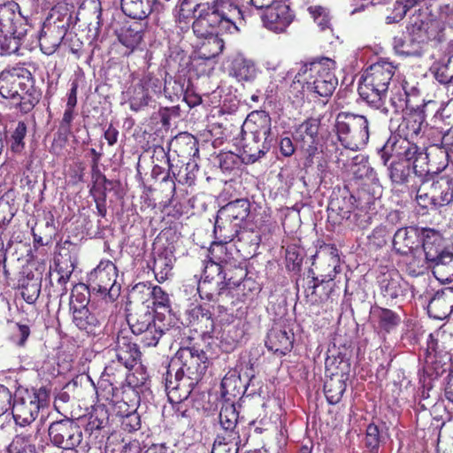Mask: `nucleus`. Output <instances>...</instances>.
Instances as JSON below:
<instances>
[{"label": "nucleus", "mask_w": 453, "mask_h": 453, "mask_svg": "<svg viewBox=\"0 0 453 453\" xmlns=\"http://www.w3.org/2000/svg\"><path fill=\"white\" fill-rule=\"evenodd\" d=\"M401 280V275L397 270L387 267L380 269L377 276V282L387 304L395 305L398 303V299L403 297V288Z\"/></svg>", "instance_id": "dca6fc26"}, {"label": "nucleus", "mask_w": 453, "mask_h": 453, "mask_svg": "<svg viewBox=\"0 0 453 453\" xmlns=\"http://www.w3.org/2000/svg\"><path fill=\"white\" fill-rule=\"evenodd\" d=\"M357 189L352 196L356 207L376 209L375 203L380 196V185L379 181L357 182Z\"/></svg>", "instance_id": "7c9ffc66"}, {"label": "nucleus", "mask_w": 453, "mask_h": 453, "mask_svg": "<svg viewBox=\"0 0 453 453\" xmlns=\"http://www.w3.org/2000/svg\"><path fill=\"white\" fill-rule=\"evenodd\" d=\"M322 257L312 263L306 278H314L321 281L325 280H334L341 272V260L339 250L334 244H326L322 249Z\"/></svg>", "instance_id": "f8f14e48"}, {"label": "nucleus", "mask_w": 453, "mask_h": 453, "mask_svg": "<svg viewBox=\"0 0 453 453\" xmlns=\"http://www.w3.org/2000/svg\"><path fill=\"white\" fill-rule=\"evenodd\" d=\"M334 131L342 147L351 151L364 149L369 141V122L363 115L339 112L335 118Z\"/></svg>", "instance_id": "6e6552de"}, {"label": "nucleus", "mask_w": 453, "mask_h": 453, "mask_svg": "<svg viewBox=\"0 0 453 453\" xmlns=\"http://www.w3.org/2000/svg\"><path fill=\"white\" fill-rule=\"evenodd\" d=\"M242 131L266 138L272 137V118L265 111H252L242 126Z\"/></svg>", "instance_id": "c85d7f7f"}, {"label": "nucleus", "mask_w": 453, "mask_h": 453, "mask_svg": "<svg viewBox=\"0 0 453 453\" xmlns=\"http://www.w3.org/2000/svg\"><path fill=\"white\" fill-rule=\"evenodd\" d=\"M406 256V271L412 277L425 274L431 267V262L426 259V256H423L422 251H411Z\"/></svg>", "instance_id": "8fccbe9b"}, {"label": "nucleus", "mask_w": 453, "mask_h": 453, "mask_svg": "<svg viewBox=\"0 0 453 453\" xmlns=\"http://www.w3.org/2000/svg\"><path fill=\"white\" fill-rule=\"evenodd\" d=\"M182 166L179 169L178 173L173 170L174 165L171 163L170 158H167L168 173L163 178L164 182L170 181L171 194L173 196L176 194L175 180L180 184L192 186L195 184L196 179V173L198 165L195 160H179Z\"/></svg>", "instance_id": "412c9836"}, {"label": "nucleus", "mask_w": 453, "mask_h": 453, "mask_svg": "<svg viewBox=\"0 0 453 453\" xmlns=\"http://www.w3.org/2000/svg\"><path fill=\"white\" fill-rule=\"evenodd\" d=\"M196 19L192 28L195 34L204 35L201 28L222 27L237 29L236 23L243 20L241 0H211L196 4L193 7Z\"/></svg>", "instance_id": "f03ea898"}, {"label": "nucleus", "mask_w": 453, "mask_h": 453, "mask_svg": "<svg viewBox=\"0 0 453 453\" xmlns=\"http://www.w3.org/2000/svg\"><path fill=\"white\" fill-rule=\"evenodd\" d=\"M188 84V80L182 76L170 77L165 81L164 94L170 101L174 102L182 98Z\"/></svg>", "instance_id": "603ef678"}, {"label": "nucleus", "mask_w": 453, "mask_h": 453, "mask_svg": "<svg viewBox=\"0 0 453 453\" xmlns=\"http://www.w3.org/2000/svg\"><path fill=\"white\" fill-rule=\"evenodd\" d=\"M355 207L354 197L349 189L344 188L337 193L334 192L327 207L328 219L334 224H341L342 220L350 218Z\"/></svg>", "instance_id": "f3484780"}, {"label": "nucleus", "mask_w": 453, "mask_h": 453, "mask_svg": "<svg viewBox=\"0 0 453 453\" xmlns=\"http://www.w3.org/2000/svg\"><path fill=\"white\" fill-rule=\"evenodd\" d=\"M434 276L445 284L453 281V252L449 250L433 260L430 265Z\"/></svg>", "instance_id": "58836bf2"}, {"label": "nucleus", "mask_w": 453, "mask_h": 453, "mask_svg": "<svg viewBox=\"0 0 453 453\" xmlns=\"http://www.w3.org/2000/svg\"><path fill=\"white\" fill-rule=\"evenodd\" d=\"M169 150H172L179 160H194L198 156L197 139L189 133L183 132L177 134L169 143Z\"/></svg>", "instance_id": "cd10ccee"}, {"label": "nucleus", "mask_w": 453, "mask_h": 453, "mask_svg": "<svg viewBox=\"0 0 453 453\" xmlns=\"http://www.w3.org/2000/svg\"><path fill=\"white\" fill-rule=\"evenodd\" d=\"M176 313H127V320L135 334H144L142 341L155 347L159 339L173 328H180Z\"/></svg>", "instance_id": "39448f33"}, {"label": "nucleus", "mask_w": 453, "mask_h": 453, "mask_svg": "<svg viewBox=\"0 0 453 453\" xmlns=\"http://www.w3.org/2000/svg\"><path fill=\"white\" fill-rule=\"evenodd\" d=\"M395 70L396 65L392 62L380 59L365 71L358 86L361 98L371 108L379 111L385 116H388L389 111L385 104V99Z\"/></svg>", "instance_id": "7ed1b4c3"}, {"label": "nucleus", "mask_w": 453, "mask_h": 453, "mask_svg": "<svg viewBox=\"0 0 453 453\" xmlns=\"http://www.w3.org/2000/svg\"><path fill=\"white\" fill-rule=\"evenodd\" d=\"M147 22L134 20L126 23L118 32L117 38L121 45L126 48L124 55L129 56L143 41Z\"/></svg>", "instance_id": "aec40b11"}, {"label": "nucleus", "mask_w": 453, "mask_h": 453, "mask_svg": "<svg viewBox=\"0 0 453 453\" xmlns=\"http://www.w3.org/2000/svg\"><path fill=\"white\" fill-rule=\"evenodd\" d=\"M226 266L221 264H217L207 260L203 271L202 280L198 284L197 291L201 299L211 298L213 292L210 285L214 282L215 288H219L224 283V270Z\"/></svg>", "instance_id": "5701e85b"}, {"label": "nucleus", "mask_w": 453, "mask_h": 453, "mask_svg": "<svg viewBox=\"0 0 453 453\" xmlns=\"http://www.w3.org/2000/svg\"><path fill=\"white\" fill-rule=\"evenodd\" d=\"M335 62L328 58L314 59L304 63L296 77L305 81L307 89L321 97H329L333 95L338 85L334 74Z\"/></svg>", "instance_id": "423d86ee"}, {"label": "nucleus", "mask_w": 453, "mask_h": 453, "mask_svg": "<svg viewBox=\"0 0 453 453\" xmlns=\"http://www.w3.org/2000/svg\"><path fill=\"white\" fill-rule=\"evenodd\" d=\"M213 296L211 298H203L209 303V307L205 308L200 304L197 306L199 311H209V308L218 309L219 311H227L232 310L234 306H236L240 303H244L240 292L235 288H230L227 286H222L215 288L212 291Z\"/></svg>", "instance_id": "6ab92c4d"}, {"label": "nucleus", "mask_w": 453, "mask_h": 453, "mask_svg": "<svg viewBox=\"0 0 453 453\" xmlns=\"http://www.w3.org/2000/svg\"><path fill=\"white\" fill-rule=\"evenodd\" d=\"M425 123V116L421 111H413L405 114L399 123L393 142V152L397 157H405L407 159L415 158V168H422L418 170L424 172V167L427 165V157L424 153V149L418 145L419 134ZM426 172L428 170H426Z\"/></svg>", "instance_id": "20e7f679"}, {"label": "nucleus", "mask_w": 453, "mask_h": 453, "mask_svg": "<svg viewBox=\"0 0 453 453\" xmlns=\"http://www.w3.org/2000/svg\"><path fill=\"white\" fill-rule=\"evenodd\" d=\"M139 83L151 98L155 96H159L164 92L165 81L153 73H149L145 74Z\"/></svg>", "instance_id": "69168bd1"}, {"label": "nucleus", "mask_w": 453, "mask_h": 453, "mask_svg": "<svg viewBox=\"0 0 453 453\" xmlns=\"http://www.w3.org/2000/svg\"><path fill=\"white\" fill-rule=\"evenodd\" d=\"M397 160L390 163L388 170V176L394 185H405L409 182L411 171H413L414 159L405 157H397Z\"/></svg>", "instance_id": "e433bc0d"}, {"label": "nucleus", "mask_w": 453, "mask_h": 453, "mask_svg": "<svg viewBox=\"0 0 453 453\" xmlns=\"http://www.w3.org/2000/svg\"><path fill=\"white\" fill-rule=\"evenodd\" d=\"M49 401L50 392L44 387H19L14 394L12 407L15 423L19 426H29L36 419L39 411L48 407Z\"/></svg>", "instance_id": "0eeeda50"}, {"label": "nucleus", "mask_w": 453, "mask_h": 453, "mask_svg": "<svg viewBox=\"0 0 453 453\" xmlns=\"http://www.w3.org/2000/svg\"><path fill=\"white\" fill-rule=\"evenodd\" d=\"M65 35L63 27L56 24H44L39 36L41 50L46 55L53 54L60 46Z\"/></svg>", "instance_id": "2f4dec72"}, {"label": "nucleus", "mask_w": 453, "mask_h": 453, "mask_svg": "<svg viewBox=\"0 0 453 453\" xmlns=\"http://www.w3.org/2000/svg\"><path fill=\"white\" fill-rule=\"evenodd\" d=\"M115 356L118 362L126 368L133 367L140 357L136 344L128 342L125 337L118 338Z\"/></svg>", "instance_id": "79ce46f5"}, {"label": "nucleus", "mask_w": 453, "mask_h": 453, "mask_svg": "<svg viewBox=\"0 0 453 453\" xmlns=\"http://www.w3.org/2000/svg\"><path fill=\"white\" fill-rule=\"evenodd\" d=\"M424 153L426 155L428 154L427 157V165H426V167H424V170L429 171H424L420 173L418 170H421L422 168L413 166V173L419 178L427 177V176H433L434 174H437L443 171L446 166L448 165V152L446 149L442 146L438 145H432L428 148L423 146Z\"/></svg>", "instance_id": "b1692460"}, {"label": "nucleus", "mask_w": 453, "mask_h": 453, "mask_svg": "<svg viewBox=\"0 0 453 453\" xmlns=\"http://www.w3.org/2000/svg\"><path fill=\"white\" fill-rule=\"evenodd\" d=\"M238 421V411L234 403H226L219 412V423L222 428L228 433H234Z\"/></svg>", "instance_id": "5fc2aeb1"}, {"label": "nucleus", "mask_w": 453, "mask_h": 453, "mask_svg": "<svg viewBox=\"0 0 453 453\" xmlns=\"http://www.w3.org/2000/svg\"><path fill=\"white\" fill-rule=\"evenodd\" d=\"M326 397L330 404L340 402L345 390L346 383L342 379H330L324 386Z\"/></svg>", "instance_id": "13d9d810"}, {"label": "nucleus", "mask_w": 453, "mask_h": 453, "mask_svg": "<svg viewBox=\"0 0 453 453\" xmlns=\"http://www.w3.org/2000/svg\"><path fill=\"white\" fill-rule=\"evenodd\" d=\"M320 119L308 118L302 122L294 132V139L299 146L309 144H319V130Z\"/></svg>", "instance_id": "72a5a7b5"}, {"label": "nucleus", "mask_w": 453, "mask_h": 453, "mask_svg": "<svg viewBox=\"0 0 453 453\" xmlns=\"http://www.w3.org/2000/svg\"><path fill=\"white\" fill-rule=\"evenodd\" d=\"M352 159L354 160V165L351 171L357 180L356 184L357 182L379 181L377 173L364 156H355Z\"/></svg>", "instance_id": "a18cd8bd"}, {"label": "nucleus", "mask_w": 453, "mask_h": 453, "mask_svg": "<svg viewBox=\"0 0 453 453\" xmlns=\"http://www.w3.org/2000/svg\"><path fill=\"white\" fill-rule=\"evenodd\" d=\"M224 275H226V278L224 279V283L222 285L230 288H237L248 275V271L245 266L241 265L232 266L229 264L224 270Z\"/></svg>", "instance_id": "680f3d73"}, {"label": "nucleus", "mask_w": 453, "mask_h": 453, "mask_svg": "<svg viewBox=\"0 0 453 453\" xmlns=\"http://www.w3.org/2000/svg\"><path fill=\"white\" fill-rule=\"evenodd\" d=\"M25 34L26 31H19V29L14 34L2 33L0 35V54L11 55L17 53L20 47L21 38Z\"/></svg>", "instance_id": "864d4df0"}, {"label": "nucleus", "mask_w": 453, "mask_h": 453, "mask_svg": "<svg viewBox=\"0 0 453 453\" xmlns=\"http://www.w3.org/2000/svg\"><path fill=\"white\" fill-rule=\"evenodd\" d=\"M301 77L295 76L291 82L287 95L291 103L296 107L302 106L305 101V81H301Z\"/></svg>", "instance_id": "0e129e2a"}, {"label": "nucleus", "mask_w": 453, "mask_h": 453, "mask_svg": "<svg viewBox=\"0 0 453 453\" xmlns=\"http://www.w3.org/2000/svg\"><path fill=\"white\" fill-rule=\"evenodd\" d=\"M395 50L399 55L406 57H421L423 54V47L412 42L408 35L407 39L395 38Z\"/></svg>", "instance_id": "bf43d9fd"}, {"label": "nucleus", "mask_w": 453, "mask_h": 453, "mask_svg": "<svg viewBox=\"0 0 453 453\" xmlns=\"http://www.w3.org/2000/svg\"><path fill=\"white\" fill-rule=\"evenodd\" d=\"M34 80L31 72L25 67L4 69L0 73V95L6 99L18 98Z\"/></svg>", "instance_id": "ddd939ff"}, {"label": "nucleus", "mask_w": 453, "mask_h": 453, "mask_svg": "<svg viewBox=\"0 0 453 453\" xmlns=\"http://www.w3.org/2000/svg\"><path fill=\"white\" fill-rule=\"evenodd\" d=\"M32 235L34 240V246L35 248L39 246H47L51 243L55 235V226L54 220L51 219L50 221H46L43 226L39 223L32 228Z\"/></svg>", "instance_id": "3c124183"}, {"label": "nucleus", "mask_w": 453, "mask_h": 453, "mask_svg": "<svg viewBox=\"0 0 453 453\" xmlns=\"http://www.w3.org/2000/svg\"><path fill=\"white\" fill-rule=\"evenodd\" d=\"M250 215L251 220L246 224L256 231H259L262 235H271L278 227L277 222L272 218L268 209L259 207L258 210L255 209Z\"/></svg>", "instance_id": "a19ab883"}, {"label": "nucleus", "mask_w": 453, "mask_h": 453, "mask_svg": "<svg viewBox=\"0 0 453 453\" xmlns=\"http://www.w3.org/2000/svg\"><path fill=\"white\" fill-rule=\"evenodd\" d=\"M150 101L151 97L139 82L133 87L131 96L128 99L129 108L131 111H139L148 106Z\"/></svg>", "instance_id": "052dcab7"}, {"label": "nucleus", "mask_w": 453, "mask_h": 453, "mask_svg": "<svg viewBox=\"0 0 453 453\" xmlns=\"http://www.w3.org/2000/svg\"><path fill=\"white\" fill-rule=\"evenodd\" d=\"M78 259L69 250L59 252L54 258V270L61 277L71 278L75 267L77 266Z\"/></svg>", "instance_id": "de8ad7c7"}, {"label": "nucleus", "mask_w": 453, "mask_h": 453, "mask_svg": "<svg viewBox=\"0 0 453 453\" xmlns=\"http://www.w3.org/2000/svg\"><path fill=\"white\" fill-rule=\"evenodd\" d=\"M242 381L236 372H229L221 381V393L224 396L235 397L241 393Z\"/></svg>", "instance_id": "e2e57ef3"}, {"label": "nucleus", "mask_w": 453, "mask_h": 453, "mask_svg": "<svg viewBox=\"0 0 453 453\" xmlns=\"http://www.w3.org/2000/svg\"><path fill=\"white\" fill-rule=\"evenodd\" d=\"M407 34L412 42L422 47L430 42L436 45L446 41L445 21L433 18L427 9H418L409 18Z\"/></svg>", "instance_id": "1a4fd4ad"}, {"label": "nucleus", "mask_w": 453, "mask_h": 453, "mask_svg": "<svg viewBox=\"0 0 453 453\" xmlns=\"http://www.w3.org/2000/svg\"><path fill=\"white\" fill-rule=\"evenodd\" d=\"M50 441L64 449H74L82 440L79 425L69 418L53 422L49 427Z\"/></svg>", "instance_id": "4468645a"}, {"label": "nucleus", "mask_w": 453, "mask_h": 453, "mask_svg": "<svg viewBox=\"0 0 453 453\" xmlns=\"http://www.w3.org/2000/svg\"><path fill=\"white\" fill-rule=\"evenodd\" d=\"M429 188L438 208L448 205L453 201V179L449 176H437Z\"/></svg>", "instance_id": "c9c22d12"}, {"label": "nucleus", "mask_w": 453, "mask_h": 453, "mask_svg": "<svg viewBox=\"0 0 453 453\" xmlns=\"http://www.w3.org/2000/svg\"><path fill=\"white\" fill-rule=\"evenodd\" d=\"M389 103L395 113L403 112L409 105V94L405 87L393 89Z\"/></svg>", "instance_id": "338daca9"}, {"label": "nucleus", "mask_w": 453, "mask_h": 453, "mask_svg": "<svg viewBox=\"0 0 453 453\" xmlns=\"http://www.w3.org/2000/svg\"><path fill=\"white\" fill-rule=\"evenodd\" d=\"M303 288L307 297L312 303H322L332 298L334 293V280H325L318 281L314 278H303Z\"/></svg>", "instance_id": "bb28decb"}, {"label": "nucleus", "mask_w": 453, "mask_h": 453, "mask_svg": "<svg viewBox=\"0 0 453 453\" xmlns=\"http://www.w3.org/2000/svg\"><path fill=\"white\" fill-rule=\"evenodd\" d=\"M169 0H121L123 12L137 20L143 21L153 11H159Z\"/></svg>", "instance_id": "393cba45"}, {"label": "nucleus", "mask_w": 453, "mask_h": 453, "mask_svg": "<svg viewBox=\"0 0 453 453\" xmlns=\"http://www.w3.org/2000/svg\"><path fill=\"white\" fill-rule=\"evenodd\" d=\"M391 231L384 225L377 226L367 236L366 245L370 250H378L387 245Z\"/></svg>", "instance_id": "4d7b16f0"}, {"label": "nucleus", "mask_w": 453, "mask_h": 453, "mask_svg": "<svg viewBox=\"0 0 453 453\" xmlns=\"http://www.w3.org/2000/svg\"><path fill=\"white\" fill-rule=\"evenodd\" d=\"M152 271L157 282L163 283L173 277L176 261L173 250L166 246L154 248Z\"/></svg>", "instance_id": "4be33fe9"}, {"label": "nucleus", "mask_w": 453, "mask_h": 453, "mask_svg": "<svg viewBox=\"0 0 453 453\" xmlns=\"http://www.w3.org/2000/svg\"><path fill=\"white\" fill-rule=\"evenodd\" d=\"M171 367H177L174 378L171 371L165 378V392L172 403H179L188 399L194 387L202 379L208 367V357L203 350L193 348H180Z\"/></svg>", "instance_id": "f257e3e1"}, {"label": "nucleus", "mask_w": 453, "mask_h": 453, "mask_svg": "<svg viewBox=\"0 0 453 453\" xmlns=\"http://www.w3.org/2000/svg\"><path fill=\"white\" fill-rule=\"evenodd\" d=\"M233 236L234 239L236 238V242L242 247L250 249L249 252H256L262 242V234H259V231H256L248 224H245L240 230H236L235 234Z\"/></svg>", "instance_id": "49530a36"}, {"label": "nucleus", "mask_w": 453, "mask_h": 453, "mask_svg": "<svg viewBox=\"0 0 453 453\" xmlns=\"http://www.w3.org/2000/svg\"><path fill=\"white\" fill-rule=\"evenodd\" d=\"M18 4L9 2L0 4V35L2 33H17L18 24L22 25L19 12H16Z\"/></svg>", "instance_id": "4c0bfd02"}, {"label": "nucleus", "mask_w": 453, "mask_h": 453, "mask_svg": "<svg viewBox=\"0 0 453 453\" xmlns=\"http://www.w3.org/2000/svg\"><path fill=\"white\" fill-rule=\"evenodd\" d=\"M287 315L288 313L283 314L274 322L265 342L268 349L279 356L286 355L293 348L294 333L292 326L294 319L287 318Z\"/></svg>", "instance_id": "9b49d317"}, {"label": "nucleus", "mask_w": 453, "mask_h": 453, "mask_svg": "<svg viewBox=\"0 0 453 453\" xmlns=\"http://www.w3.org/2000/svg\"><path fill=\"white\" fill-rule=\"evenodd\" d=\"M423 242L422 248L423 253L426 256V259L432 262L438 258L442 253L449 251L444 245V238L438 232L431 228H426L422 231Z\"/></svg>", "instance_id": "473e14b6"}, {"label": "nucleus", "mask_w": 453, "mask_h": 453, "mask_svg": "<svg viewBox=\"0 0 453 453\" xmlns=\"http://www.w3.org/2000/svg\"><path fill=\"white\" fill-rule=\"evenodd\" d=\"M18 282L23 300L28 304L35 303L41 292L42 278L35 275L30 269L24 268L19 273Z\"/></svg>", "instance_id": "c756f323"}, {"label": "nucleus", "mask_w": 453, "mask_h": 453, "mask_svg": "<svg viewBox=\"0 0 453 453\" xmlns=\"http://www.w3.org/2000/svg\"><path fill=\"white\" fill-rule=\"evenodd\" d=\"M228 73L230 76L234 77L238 81L251 82L257 77V68L252 59L238 53L230 58Z\"/></svg>", "instance_id": "a878e982"}, {"label": "nucleus", "mask_w": 453, "mask_h": 453, "mask_svg": "<svg viewBox=\"0 0 453 453\" xmlns=\"http://www.w3.org/2000/svg\"><path fill=\"white\" fill-rule=\"evenodd\" d=\"M417 246V230L415 228H399L393 237V247L397 253L407 255Z\"/></svg>", "instance_id": "c03bdc74"}, {"label": "nucleus", "mask_w": 453, "mask_h": 453, "mask_svg": "<svg viewBox=\"0 0 453 453\" xmlns=\"http://www.w3.org/2000/svg\"><path fill=\"white\" fill-rule=\"evenodd\" d=\"M295 14L289 5L278 1L265 10L261 15L263 25L275 33H282L293 22Z\"/></svg>", "instance_id": "2eb2a0df"}, {"label": "nucleus", "mask_w": 453, "mask_h": 453, "mask_svg": "<svg viewBox=\"0 0 453 453\" xmlns=\"http://www.w3.org/2000/svg\"><path fill=\"white\" fill-rule=\"evenodd\" d=\"M227 216L232 220L243 221L250 215V203L248 199H237L225 207Z\"/></svg>", "instance_id": "6e6d98bb"}, {"label": "nucleus", "mask_w": 453, "mask_h": 453, "mask_svg": "<svg viewBox=\"0 0 453 453\" xmlns=\"http://www.w3.org/2000/svg\"><path fill=\"white\" fill-rule=\"evenodd\" d=\"M118 269L110 259H102L88 273L87 281L94 292L99 293L105 303H114L120 295L121 286L117 284Z\"/></svg>", "instance_id": "9d476101"}, {"label": "nucleus", "mask_w": 453, "mask_h": 453, "mask_svg": "<svg viewBox=\"0 0 453 453\" xmlns=\"http://www.w3.org/2000/svg\"><path fill=\"white\" fill-rule=\"evenodd\" d=\"M242 158L247 164H253L262 158L271 149L273 138H266L241 131Z\"/></svg>", "instance_id": "a211bd4d"}, {"label": "nucleus", "mask_w": 453, "mask_h": 453, "mask_svg": "<svg viewBox=\"0 0 453 453\" xmlns=\"http://www.w3.org/2000/svg\"><path fill=\"white\" fill-rule=\"evenodd\" d=\"M88 284L79 283L73 286L70 296V311H82L86 310L90 301V289Z\"/></svg>", "instance_id": "09e8293b"}, {"label": "nucleus", "mask_w": 453, "mask_h": 453, "mask_svg": "<svg viewBox=\"0 0 453 453\" xmlns=\"http://www.w3.org/2000/svg\"><path fill=\"white\" fill-rule=\"evenodd\" d=\"M353 222L359 229L367 228L372 222L373 217L377 214L376 209L355 207L353 210Z\"/></svg>", "instance_id": "774afa93"}, {"label": "nucleus", "mask_w": 453, "mask_h": 453, "mask_svg": "<svg viewBox=\"0 0 453 453\" xmlns=\"http://www.w3.org/2000/svg\"><path fill=\"white\" fill-rule=\"evenodd\" d=\"M41 98L42 91L35 86V80H34L19 93L18 98H14L13 100L17 101L15 104L16 108L22 114H27L39 104Z\"/></svg>", "instance_id": "ea45409f"}, {"label": "nucleus", "mask_w": 453, "mask_h": 453, "mask_svg": "<svg viewBox=\"0 0 453 453\" xmlns=\"http://www.w3.org/2000/svg\"><path fill=\"white\" fill-rule=\"evenodd\" d=\"M232 241H234L233 235H224L221 240L213 242L208 250V259L227 266L233 258L232 252L227 247L228 242Z\"/></svg>", "instance_id": "37998d69"}, {"label": "nucleus", "mask_w": 453, "mask_h": 453, "mask_svg": "<svg viewBox=\"0 0 453 453\" xmlns=\"http://www.w3.org/2000/svg\"><path fill=\"white\" fill-rule=\"evenodd\" d=\"M204 35L196 34L198 37H203L198 54L203 59H211L219 56L224 49L223 40L213 33L211 27L201 28Z\"/></svg>", "instance_id": "f704fd0d"}]
</instances>
